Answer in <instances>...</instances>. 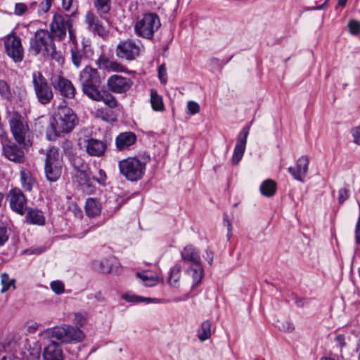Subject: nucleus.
<instances>
[{"instance_id":"f257e3e1","label":"nucleus","mask_w":360,"mask_h":360,"mask_svg":"<svg viewBox=\"0 0 360 360\" xmlns=\"http://www.w3.org/2000/svg\"><path fill=\"white\" fill-rule=\"evenodd\" d=\"M53 39V35L47 30H38L30 39L28 51L32 56L51 57L59 62L62 57L60 52L56 50Z\"/></svg>"},{"instance_id":"f03ea898","label":"nucleus","mask_w":360,"mask_h":360,"mask_svg":"<svg viewBox=\"0 0 360 360\" xmlns=\"http://www.w3.org/2000/svg\"><path fill=\"white\" fill-rule=\"evenodd\" d=\"M78 122L77 117L70 108H62L53 117L50 126L46 129V139L54 141L61 134L70 132Z\"/></svg>"},{"instance_id":"7ed1b4c3","label":"nucleus","mask_w":360,"mask_h":360,"mask_svg":"<svg viewBox=\"0 0 360 360\" xmlns=\"http://www.w3.org/2000/svg\"><path fill=\"white\" fill-rule=\"evenodd\" d=\"M160 27L161 22L159 16L155 13L148 12L137 17L134 30L138 37L151 39Z\"/></svg>"},{"instance_id":"20e7f679","label":"nucleus","mask_w":360,"mask_h":360,"mask_svg":"<svg viewBox=\"0 0 360 360\" xmlns=\"http://www.w3.org/2000/svg\"><path fill=\"white\" fill-rule=\"evenodd\" d=\"M78 81L82 86L83 94L90 98L101 89L103 79L96 69L86 65L79 72Z\"/></svg>"},{"instance_id":"39448f33","label":"nucleus","mask_w":360,"mask_h":360,"mask_svg":"<svg viewBox=\"0 0 360 360\" xmlns=\"http://www.w3.org/2000/svg\"><path fill=\"white\" fill-rule=\"evenodd\" d=\"M119 170L128 181L141 179L146 172V163L136 157H129L119 162Z\"/></svg>"},{"instance_id":"423d86ee","label":"nucleus","mask_w":360,"mask_h":360,"mask_svg":"<svg viewBox=\"0 0 360 360\" xmlns=\"http://www.w3.org/2000/svg\"><path fill=\"white\" fill-rule=\"evenodd\" d=\"M7 119L13 138L18 144H23L30 131L26 119L15 110L8 111Z\"/></svg>"},{"instance_id":"0eeeda50","label":"nucleus","mask_w":360,"mask_h":360,"mask_svg":"<svg viewBox=\"0 0 360 360\" xmlns=\"http://www.w3.org/2000/svg\"><path fill=\"white\" fill-rule=\"evenodd\" d=\"M63 160L60 157L58 148L52 147L47 150L44 172L46 177L50 182L56 181L62 174Z\"/></svg>"},{"instance_id":"6e6552de","label":"nucleus","mask_w":360,"mask_h":360,"mask_svg":"<svg viewBox=\"0 0 360 360\" xmlns=\"http://www.w3.org/2000/svg\"><path fill=\"white\" fill-rule=\"evenodd\" d=\"M32 84L37 101L42 105L50 103L53 98V91L41 72H33Z\"/></svg>"},{"instance_id":"1a4fd4ad","label":"nucleus","mask_w":360,"mask_h":360,"mask_svg":"<svg viewBox=\"0 0 360 360\" xmlns=\"http://www.w3.org/2000/svg\"><path fill=\"white\" fill-rule=\"evenodd\" d=\"M72 26L70 15L56 13L50 23V33L58 41H63L66 37L67 30Z\"/></svg>"},{"instance_id":"9d476101","label":"nucleus","mask_w":360,"mask_h":360,"mask_svg":"<svg viewBox=\"0 0 360 360\" xmlns=\"http://www.w3.org/2000/svg\"><path fill=\"white\" fill-rule=\"evenodd\" d=\"M140 46L130 39L120 41L116 48L117 56L127 60H134L140 53Z\"/></svg>"},{"instance_id":"9b49d317","label":"nucleus","mask_w":360,"mask_h":360,"mask_svg":"<svg viewBox=\"0 0 360 360\" xmlns=\"http://www.w3.org/2000/svg\"><path fill=\"white\" fill-rule=\"evenodd\" d=\"M5 49L7 55L15 62H20L23 59L24 50L19 37L8 35L4 41Z\"/></svg>"},{"instance_id":"f8f14e48","label":"nucleus","mask_w":360,"mask_h":360,"mask_svg":"<svg viewBox=\"0 0 360 360\" xmlns=\"http://www.w3.org/2000/svg\"><path fill=\"white\" fill-rule=\"evenodd\" d=\"M52 85L61 96L67 99L75 98L77 90L73 83L66 77L58 75L52 80Z\"/></svg>"},{"instance_id":"ddd939ff","label":"nucleus","mask_w":360,"mask_h":360,"mask_svg":"<svg viewBox=\"0 0 360 360\" xmlns=\"http://www.w3.org/2000/svg\"><path fill=\"white\" fill-rule=\"evenodd\" d=\"M11 210L23 215L25 213L27 200L22 191L18 188H12L8 195Z\"/></svg>"},{"instance_id":"4468645a","label":"nucleus","mask_w":360,"mask_h":360,"mask_svg":"<svg viewBox=\"0 0 360 360\" xmlns=\"http://www.w3.org/2000/svg\"><path fill=\"white\" fill-rule=\"evenodd\" d=\"M107 84L110 91L115 94H123L131 88L132 81L128 77L113 75L108 79Z\"/></svg>"},{"instance_id":"2eb2a0df","label":"nucleus","mask_w":360,"mask_h":360,"mask_svg":"<svg viewBox=\"0 0 360 360\" xmlns=\"http://www.w3.org/2000/svg\"><path fill=\"white\" fill-rule=\"evenodd\" d=\"M250 131V127H245L237 138V142L232 155V162L237 165L243 158L247 143V139Z\"/></svg>"},{"instance_id":"dca6fc26","label":"nucleus","mask_w":360,"mask_h":360,"mask_svg":"<svg viewBox=\"0 0 360 360\" xmlns=\"http://www.w3.org/2000/svg\"><path fill=\"white\" fill-rule=\"evenodd\" d=\"M309 162L307 156H302L297 160L296 166L290 167L288 170L295 179L302 182L308 171Z\"/></svg>"},{"instance_id":"f3484780","label":"nucleus","mask_w":360,"mask_h":360,"mask_svg":"<svg viewBox=\"0 0 360 360\" xmlns=\"http://www.w3.org/2000/svg\"><path fill=\"white\" fill-rule=\"evenodd\" d=\"M85 22L88 25V28L95 34L102 38L108 36V32L103 25L101 20L92 12L88 11L85 15Z\"/></svg>"},{"instance_id":"a211bd4d","label":"nucleus","mask_w":360,"mask_h":360,"mask_svg":"<svg viewBox=\"0 0 360 360\" xmlns=\"http://www.w3.org/2000/svg\"><path fill=\"white\" fill-rule=\"evenodd\" d=\"M5 156L11 161L21 163L24 162L25 154L22 148L15 143L9 142L3 146Z\"/></svg>"},{"instance_id":"6ab92c4d","label":"nucleus","mask_w":360,"mask_h":360,"mask_svg":"<svg viewBox=\"0 0 360 360\" xmlns=\"http://www.w3.org/2000/svg\"><path fill=\"white\" fill-rule=\"evenodd\" d=\"M85 148L90 156L101 157L106 150L107 145L103 141L90 138L86 140Z\"/></svg>"},{"instance_id":"aec40b11","label":"nucleus","mask_w":360,"mask_h":360,"mask_svg":"<svg viewBox=\"0 0 360 360\" xmlns=\"http://www.w3.org/2000/svg\"><path fill=\"white\" fill-rule=\"evenodd\" d=\"M43 358L44 360H63V350L60 344L52 341L44 350Z\"/></svg>"},{"instance_id":"412c9836","label":"nucleus","mask_w":360,"mask_h":360,"mask_svg":"<svg viewBox=\"0 0 360 360\" xmlns=\"http://www.w3.org/2000/svg\"><path fill=\"white\" fill-rule=\"evenodd\" d=\"M25 212V221L27 224L37 226H43L45 224V217L40 210L33 207H27Z\"/></svg>"},{"instance_id":"4be33fe9","label":"nucleus","mask_w":360,"mask_h":360,"mask_svg":"<svg viewBox=\"0 0 360 360\" xmlns=\"http://www.w3.org/2000/svg\"><path fill=\"white\" fill-rule=\"evenodd\" d=\"M136 136L134 132L120 133L115 139V144L120 150H124L134 145L136 141Z\"/></svg>"},{"instance_id":"5701e85b","label":"nucleus","mask_w":360,"mask_h":360,"mask_svg":"<svg viewBox=\"0 0 360 360\" xmlns=\"http://www.w3.org/2000/svg\"><path fill=\"white\" fill-rule=\"evenodd\" d=\"M90 99L94 101H102L110 108H115L118 105L116 98L103 89L95 93Z\"/></svg>"},{"instance_id":"b1692460","label":"nucleus","mask_w":360,"mask_h":360,"mask_svg":"<svg viewBox=\"0 0 360 360\" xmlns=\"http://www.w3.org/2000/svg\"><path fill=\"white\" fill-rule=\"evenodd\" d=\"M84 337V333L79 328L65 324V343L79 342Z\"/></svg>"},{"instance_id":"393cba45","label":"nucleus","mask_w":360,"mask_h":360,"mask_svg":"<svg viewBox=\"0 0 360 360\" xmlns=\"http://www.w3.org/2000/svg\"><path fill=\"white\" fill-rule=\"evenodd\" d=\"M181 255L184 262H190L193 265L201 264L200 254L192 245L186 246L181 252Z\"/></svg>"},{"instance_id":"a878e982","label":"nucleus","mask_w":360,"mask_h":360,"mask_svg":"<svg viewBox=\"0 0 360 360\" xmlns=\"http://www.w3.org/2000/svg\"><path fill=\"white\" fill-rule=\"evenodd\" d=\"M136 276L141 280V283L148 287L156 285L160 282L158 274L150 270H144L136 273Z\"/></svg>"},{"instance_id":"bb28decb","label":"nucleus","mask_w":360,"mask_h":360,"mask_svg":"<svg viewBox=\"0 0 360 360\" xmlns=\"http://www.w3.org/2000/svg\"><path fill=\"white\" fill-rule=\"evenodd\" d=\"M122 299L126 300L128 302L138 303L141 302H146L147 304L150 303H164L166 302H169V300L165 299H158V298H150V297H145L141 296H136L134 294H121Z\"/></svg>"},{"instance_id":"cd10ccee","label":"nucleus","mask_w":360,"mask_h":360,"mask_svg":"<svg viewBox=\"0 0 360 360\" xmlns=\"http://www.w3.org/2000/svg\"><path fill=\"white\" fill-rule=\"evenodd\" d=\"M75 178L84 191H87L88 192L93 191L91 185L92 178L84 169L77 168L75 173Z\"/></svg>"},{"instance_id":"c85d7f7f","label":"nucleus","mask_w":360,"mask_h":360,"mask_svg":"<svg viewBox=\"0 0 360 360\" xmlns=\"http://www.w3.org/2000/svg\"><path fill=\"white\" fill-rule=\"evenodd\" d=\"M91 266L93 270L99 273H111L113 271L112 261L110 259H94Z\"/></svg>"},{"instance_id":"c756f323","label":"nucleus","mask_w":360,"mask_h":360,"mask_svg":"<svg viewBox=\"0 0 360 360\" xmlns=\"http://www.w3.org/2000/svg\"><path fill=\"white\" fill-rule=\"evenodd\" d=\"M85 212L89 217L94 218L101 214V204L94 198H89L85 203Z\"/></svg>"},{"instance_id":"7c9ffc66","label":"nucleus","mask_w":360,"mask_h":360,"mask_svg":"<svg viewBox=\"0 0 360 360\" xmlns=\"http://www.w3.org/2000/svg\"><path fill=\"white\" fill-rule=\"evenodd\" d=\"M70 58L73 65L76 68H79L82 66L83 60L85 59V52L84 49H79L78 46H70Z\"/></svg>"},{"instance_id":"2f4dec72","label":"nucleus","mask_w":360,"mask_h":360,"mask_svg":"<svg viewBox=\"0 0 360 360\" xmlns=\"http://www.w3.org/2000/svg\"><path fill=\"white\" fill-rule=\"evenodd\" d=\"M186 273L191 276L193 279L192 288L198 285L202 281L204 275V270L202 264L193 265V266L188 268L186 270Z\"/></svg>"},{"instance_id":"473e14b6","label":"nucleus","mask_w":360,"mask_h":360,"mask_svg":"<svg viewBox=\"0 0 360 360\" xmlns=\"http://www.w3.org/2000/svg\"><path fill=\"white\" fill-rule=\"evenodd\" d=\"M20 182L22 188L25 191L30 192L35 183L31 173L25 169L20 171Z\"/></svg>"},{"instance_id":"72a5a7b5","label":"nucleus","mask_w":360,"mask_h":360,"mask_svg":"<svg viewBox=\"0 0 360 360\" xmlns=\"http://www.w3.org/2000/svg\"><path fill=\"white\" fill-rule=\"evenodd\" d=\"M150 104L155 111L162 112L165 110V105L162 96L158 94L155 89H150Z\"/></svg>"},{"instance_id":"f704fd0d","label":"nucleus","mask_w":360,"mask_h":360,"mask_svg":"<svg viewBox=\"0 0 360 360\" xmlns=\"http://www.w3.org/2000/svg\"><path fill=\"white\" fill-rule=\"evenodd\" d=\"M259 190L263 195L271 197L276 193V184L271 179H266L261 184Z\"/></svg>"},{"instance_id":"c9c22d12","label":"nucleus","mask_w":360,"mask_h":360,"mask_svg":"<svg viewBox=\"0 0 360 360\" xmlns=\"http://www.w3.org/2000/svg\"><path fill=\"white\" fill-rule=\"evenodd\" d=\"M181 266L179 264H174L169 271L168 277V283L170 285L174 287H178L179 281L181 276Z\"/></svg>"},{"instance_id":"e433bc0d","label":"nucleus","mask_w":360,"mask_h":360,"mask_svg":"<svg viewBox=\"0 0 360 360\" xmlns=\"http://www.w3.org/2000/svg\"><path fill=\"white\" fill-rule=\"evenodd\" d=\"M46 334L53 338L65 343V324L62 326H56L46 330Z\"/></svg>"},{"instance_id":"4c0bfd02","label":"nucleus","mask_w":360,"mask_h":360,"mask_svg":"<svg viewBox=\"0 0 360 360\" xmlns=\"http://www.w3.org/2000/svg\"><path fill=\"white\" fill-rule=\"evenodd\" d=\"M211 326L212 323L209 320H206L202 323L200 330L198 333V338L201 342H204L211 337Z\"/></svg>"},{"instance_id":"58836bf2","label":"nucleus","mask_w":360,"mask_h":360,"mask_svg":"<svg viewBox=\"0 0 360 360\" xmlns=\"http://www.w3.org/2000/svg\"><path fill=\"white\" fill-rule=\"evenodd\" d=\"M15 280L14 278H10L9 276L6 273H4L1 274V283H2V288H1V292H4L6 291H8L11 289L15 290Z\"/></svg>"},{"instance_id":"ea45409f","label":"nucleus","mask_w":360,"mask_h":360,"mask_svg":"<svg viewBox=\"0 0 360 360\" xmlns=\"http://www.w3.org/2000/svg\"><path fill=\"white\" fill-rule=\"evenodd\" d=\"M95 8L102 14L108 13L111 8V0H94Z\"/></svg>"},{"instance_id":"a19ab883","label":"nucleus","mask_w":360,"mask_h":360,"mask_svg":"<svg viewBox=\"0 0 360 360\" xmlns=\"http://www.w3.org/2000/svg\"><path fill=\"white\" fill-rule=\"evenodd\" d=\"M74 318L72 322L76 327L80 328L84 326L86 323V314L82 312H76L73 314Z\"/></svg>"},{"instance_id":"79ce46f5","label":"nucleus","mask_w":360,"mask_h":360,"mask_svg":"<svg viewBox=\"0 0 360 360\" xmlns=\"http://www.w3.org/2000/svg\"><path fill=\"white\" fill-rule=\"evenodd\" d=\"M0 94L5 98H8L11 95L8 84L3 79L0 80Z\"/></svg>"},{"instance_id":"37998d69","label":"nucleus","mask_w":360,"mask_h":360,"mask_svg":"<svg viewBox=\"0 0 360 360\" xmlns=\"http://www.w3.org/2000/svg\"><path fill=\"white\" fill-rule=\"evenodd\" d=\"M158 78L162 84H166L167 82V73L165 64H162L158 69Z\"/></svg>"},{"instance_id":"c03bdc74","label":"nucleus","mask_w":360,"mask_h":360,"mask_svg":"<svg viewBox=\"0 0 360 360\" xmlns=\"http://www.w3.org/2000/svg\"><path fill=\"white\" fill-rule=\"evenodd\" d=\"M9 235L6 226L0 224V246L4 245L8 240Z\"/></svg>"},{"instance_id":"a18cd8bd","label":"nucleus","mask_w":360,"mask_h":360,"mask_svg":"<svg viewBox=\"0 0 360 360\" xmlns=\"http://www.w3.org/2000/svg\"><path fill=\"white\" fill-rule=\"evenodd\" d=\"M51 288L53 292H64L65 290L63 283L58 280L51 283Z\"/></svg>"},{"instance_id":"49530a36","label":"nucleus","mask_w":360,"mask_h":360,"mask_svg":"<svg viewBox=\"0 0 360 360\" xmlns=\"http://www.w3.org/2000/svg\"><path fill=\"white\" fill-rule=\"evenodd\" d=\"M349 197V188L346 186L339 190L338 192V201L339 203H343Z\"/></svg>"},{"instance_id":"de8ad7c7","label":"nucleus","mask_w":360,"mask_h":360,"mask_svg":"<svg viewBox=\"0 0 360 360\" xmlns=\"http://www.w3.org/2000/svg\"><path fill=\"white\" fill-rule=\"evenodd\" d=\"M349 31L352 34H358L360 32V22L357 20H351L348 24Z\"/></svg>"},{"instance_id":"09e8293b","label":"nucleus","mask_w":360,"mask_h":360,"mask_svg":"<svg viewBox=\"0 0 360 360\" xmlns=\"http://www.w3.org/2000/svg\"><path fill=\"white\" fill-rule=\"evenodd\" d=\"M187 108L191 114H196L200 111V105L198 103L195 101H188L187 104Z\"/></svg>"},{"instance_id":"8fccbe9b","label":"nucleus","mask_w":360,"mask_h":360,"mask_svg":"<svg viewBox=\"0 0 360 360\" xmlns=\"http://www.w3.org/2000/svg\"><path fill=\"white\" fill-rule=\"evenodd\" d=\"M351 133L354 139V143L360 145V126L353 128Z\"/></svg>"},{"instance_id":"3c124183","label":"nucleus","mask_w":360,"mask_h":360,"mask_svg":"<svg viewBox=\"0 0 360 360\" xmlns=\"http://www.w3.org/2000/svg\"><path fill=\"white\" fill-rule=\"evenodd\" d=\"M61 148L66 154H70L72 149V143L70 140L65 139L61 143Z\"/></svg>"},{"instance_id":"603ef678","label":"nucleus","mask_w":360,"mask_h":360,"mask_svg":"<svg viewBox=\"0 0 360 360\" xmlns=\"http://www.w3.org/2000/svg\"><path fill=\"white\" fill-rule=\"evenodd\" d=\"M280 329L284 332L291 333L294 330L295 327L291 322L285 321L282 323Z\"/></svg>"},{"instance_id":"864d4df0","label":"nucleus","mask_w":360,"mask_h":360,"mask_svg":"<svg viewBox=\"0 0 360 360\" xmlns=\"http://www.w3.org/2000/svg\"><path fill=\"white\" fill-rule=\"evenodd\" d=\"M27 10V6L22 3H18L15 6V14L20 15Z\"/></svg>"},{"instance_id":"5fc2aeb1","label":"nucleus","mask_w":360,"mask_h":360,"mask_svg":"<svg viewBox=\"0 0 360 360\" xmlns=\"http://www.w3.org/2000/svg\"><path fill=\"white\" fill-rule=\"evenodd\" d=\"M53 0H45L40 4L39 8L41 11L46 13L50 10Z\"/></svg>"},{"instance_id":"6e6d98bb","label":"nucleus","mask_w":360,"mask_h":360,"mask_svg":"<svg viewBox=\"0 0 360 360\" xmlns=\"http://www.w3.org/2000/svg\"><path fill=\"white\" fill-rule=\"evenodd\" d=\"M67 32H68L69 39L72 42V46H78L76 35L72 26L70 27V30H68Z\"/></svg>"},{"instance_id":"4d7b16f0","label":"nucleus","mask_w":360,"mask_h":360,"mask_svg":"<svg viewBox=\"0 0 360 360\" xmlns=\"http://www.w3.org/2000/svg\"><path fill=\"white\" fill-rule=\"evenodd\" d=\"M22 355L23 356L22 360H30V357H32V356H37V360L39 359V352H38L27 351L23 352Z\"/></svg>"},{"instance_id":"13d9d810","label":"nucleus","mask_w":360,"mask_h":360,"mask_svg":"<svg viewBox=\"0 0 360 360\" xmlns=\"http://www.w3.org/2000/svg\"><path fill=\"white\" fill-rule=\"evenodd\" d=\"M224 221L226 224V226H227V229H228L227 236L229 238L231 235L232 226H231V223L230 220L229 219L228 215L226 214H224Z\"/></svg>"},{"instance_id":"bf43d9fd","label":"nucleus","mask_w":360,"mask_h":360,"mask_svg":"<svg viewBox=\"0 0 360 360\" xmlns=\"http://www.w3.org/2000/svg\"><path fill=\"white\" fill-rule=\"evenodd\" d=\"M355 238L356 243L360 244V217L356 225Z\"/></svg>"},{"instance_id":"052dcab7","label":"nucleus","mask_w":360,"mask_h":360,"mask_svg":"<svg viewBox=\"0 0 360 360\" xmlns=\"http://www.w3.org/2000/svg\"><path fill=\"white\" fill-rule=\"evenodd\" d=\"M335 342L340 347H342L346 345L345 342V336L343 335H337L335 338Z\"/></svg>"},{"instance_id":"680f3d73","label":"nucleus","mask_w":360,"mask_h":360,"mask_svg":"<svg viewBox=\"0 0 360 360\" xmlns=\"http://www.w3.org/2000/svg\"><path fill=\"white\" fill-rule=\"evenodd\" d=\"M73 0H62L63 8L65 11H70L72 8Z\"/></svg>"},{"instance_id":"e2e57ef3","label":"nucleus","mask_w":360,"mask_h":360,"mask_svg":"<svg viewBox=\"0 0 360 360\" xmlns=\"http://www.w3.org/2000/svg\"><path fill=\"white\" fill-rule=\"evenodd\" d=\"M205 258L207 260L208 263L211 265L213 262L214 254L211 250H207L205 251Z\"/></svg>"},{"instance_id":"0e129e2a","label":"nucleus","mask_w":360,"mask_h":360,"mask_svg":"<svg viewBox=\"0 0 360 360\" xmlns=\"http://www.w3.org/2000/svg\"><path fill=\"white\" fill-rule=\"evenodd\" d=\"M293 299L295 300V303L297 307H301L304 306L305 302L302 298L295 295Z\"/></svg>"},{"instance_id":"69168bd1","label":"nucleus","mask_w":360,"mask_h":360,"mask_svg":"<svg viewBox=\"0 0 360 360\" xmlns=\"http://www.w3.org/2000/svg\"><path fill=\"white\" fill-rule=\"evenodd\" d=\"M99 174H100V176H101L100 179H98L97 178H95V177H92V179H94V181H98L100 184H103V181H105V177H106L105 176V172L102 169H101L99 171Z\"/></svg>"},{"instance_id":"338daca9","label":"nucleus","mask_w":360,"mask_h":360,"mask_svg":"<svg viewBox=\"0 0 360 360\" xmlns=\"http://www.w3.org/2000/svg\"><path fill=\"white\" fill-rule=\"evenodd\" d=\"M1 360H14L12 356H4Z\"/></svg>"},{"instance_id":"774afa93","label":"nucleus","mask_w":360,"mask_h":360,"mask_svg":"<svg viewBox=\"0 0 360 360\" xmlns=\"http://www.w3.org/2000/svg\"><path fill=\"white\" fill-rule=\"evenodd\" d=\"M356 353L358 354V358L360 360V343L357 345Z\"/></svg>"}]
</instances>
